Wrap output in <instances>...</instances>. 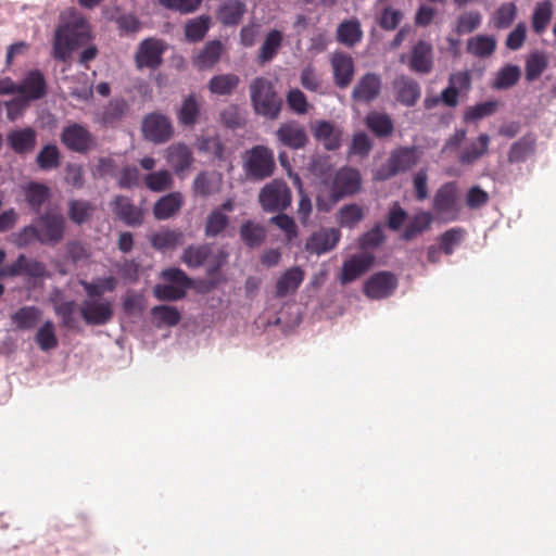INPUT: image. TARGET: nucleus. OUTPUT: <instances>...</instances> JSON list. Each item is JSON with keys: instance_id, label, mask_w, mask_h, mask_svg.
I'll return each instance as SVG.
<instances>
[{"instance_id": "nucleus-1", "label": "nucleus", "mask_w": 556, "mask_h": 556, "mask_svg": "<svg viewBox=\"0 0 556 556\" xmlns=\"http://www.w3.org/2000/svg\"><path fill=\"white\" fill-rule=\"evenodd\" d=\"M80 285L87 294V299L80 305V315L84 320L94 326L108 324L114 313L113 301L101 298V295L116 289V278L109 276L92 281L81 280Z\"/></svg>"}, {"instance_id": "nucleus-2", "label": "nucleus", "mask_w": 556, "mask_h": 556, "mask_svg": "<svg viewBox=\"0 0 556 556\" xmlns=\"http://www.w3.org/2000/svg\"><path fill=\"white\" fill-rule=\"evenodd\" d=\"M54 34L53 55L58 60L66 61L73 51L90 39V26L78 12L71 10L62 16Z\"/></svg>"}, {"instance_id": "nucleus-3", "label": "nucleus", "mask_w": 556, "mask_h": 556, "mask_svg": "<svg viewBox=\"0 0 556 556\" xmlns=\"http://www.w3.org/2000/svg\"><path fill=\"white\" fill-rule=\"evenodd\" d=\"M275 166L274 152L265 146H255L242 156V167L250 180L258 181L271 176Z\"/></svg>"}, {"instance_id": "nucleus-4", "label": "nucleus", "mask_w": 556, "mask_h": 556, "mask_svg": "<svg viewBox=\"0 0 556 556\" xmlns=\"http://www.w3.org/2000/svg\"><path fill=\"white\" fill-rule=\"evenodd\" d=\"M251 100L256 113L276 118L281 106V99L276 94L273 84L263 77L255 78L251 86Z\"/></svg>"}, {"instance_id": "nucleus-5", "label": "nucleus", "mask_w": 556, "mask_h": 556, "mask_svg": "<svg viewBox=\"0 0 556 556\" xmlns=\"http://www.w3.org/2000/svg\"><path fill=\"white\" fill-rule=\"evenodd\" d=\"M164 283H157L153 288L154 296L160 301H177L186 295L190 287V279L178 268H168L161 273Z\"/></svg>"}, {"instance_id": "nucleus-6", "label": "nucleus", "mask_w": 556, "mask_h": 556, "mask_svg": "<svg viewBox=\"0 0 556 556\" xmlns=\"http://www.w3.org/2000/svg\"><path fill=\"white\" fill-rule=\"evenodd\" d=\"M432 207L437 217L441 220L452 222L458 217L457 187L454 182L444 184L438 189Z\"/></svg>"}, {"instance_id": "nucleus-7", "label": "nucleus", "mask_w": 556, "mask_h": 556, "mask_svg": "<svg viewBox=\"0 0 556 556\" xmlns=\"http://www.w3.org/2000/svg\"><path fill=\"white\" fill-rule=\"evenodd\" d=\"M291 191L286 182L273 180L265 185L258 195L264 211L276 212L287 208L291 204Z\"/></svg>"}, {"instance_id": "nucleus-8", "label": "nucleus", "mask_w": 556, "mask_h": 556, "mask_svg": "<svg viewBox=\"0 0 556 556\" xmlns=\"http://www.w3.org/2000/svg\"><path fill=\"white\" fill-rule=\"evenodd\" d=\"M418 152L415 148H403L395 151L386 167L378 169L375 177L380 180L388 179L394 174L406 170L414 166L418 161Z\"/></svg>"}, {"instance_id": "nucleus-9", "label": "nucleus", "mask_w": 556, "mask_h": 556, "mask_svg": "<svg viewBox=\"0 0 556 556\" xmlns=\"http://www.w3.org/2000/svg\"><path fill=\"white\" fill-rule=\"evenodd\" d=\"M166 47L162 40L148 38L143 40L136 52L135 61L138 68L159 67L162 63V55Z\"/></svg>"}, {"instance_id": "nucleus-10", "label": "nucleus", "mask_w": 556, "mask_h": 556, "mask_svg": "<svg viewBox=\"0 0 556 556\" xmlns=\"http://www.w3.org/2000/svg\"><path fill=\"white\" fill-rule=\"evenodd\" d=\"M142 132L146 139L155 143H162L172 137L173 126L167 116L152 113L143 119Z\"/></svg>"}, {"instance_id": "nucleus-11", "label": "nucleus", "mask_w": 556, "mask_h": 556, "mask_svg": "<svg viewBox=\"0 0 556 556\" xmlns=\"http://www.w3.org/2000/svg\"><path fill=\"white\" fill-rule=\"evenodd\" d=\"M410 71L417 74H428L433 66V51L429 42L419 40L413 48L408 56L403 54L402 62H406Z\"/></svg>"}, {"instance_id": "nucleus-12", "label": "nucleus", "mask_w": 556, "mask_h": 556, "mask_svg": "<svg viewBox=\"0 0 556 556\" xmlns=\"http://www.w3.org/2000/svg\"><path fill=\"white\" fill-rule=\"evenodd\" d=\"M37 230L41 243H56L63 237L64 218L55 211H48L40 217Z\"/></svg>"}, {"instance_id": "nucleus-13", "label": "nucleus", "mask_w": 556, "mask_h": 556, "mask_svg": "<svg viewBox=\"0 0 556 556\" xmlns=\"http://www.w3.org/2000/svg\"><path fill=\"white\" fill-rule=\"evenodd\" d=\"M341 232L337 228H321L307 239L305 248L309 253L321 255L336 248Z\"/></svg>"}, {"instance_id": "nucleus-14", "label": "nucleus", "mask_w": 556, "mask_h": 556, "mask_svg": "<svg viewBox=\"0 0 556 556\" xmlns=\"http://www.w3.org/2000/svg\"><path fill=\"white\" fill-rule=\"evenodd\" d=\"M374 256L369 253L353 255L346 260L341 269L340 281L343 285L354 281L365 274L372 265Z\"/></svg>"}, {"instance_id": "nucleus-15", "label": "nucleus", "mask_w": 556, "mask_h": 556, "mask_svg": "<svg viewBox=\"0 0 556 556\" xmlns=\"http://www.w3.org/2000/svg\"><path fill=\"white\" fill-rule=\"evenodd\" d=\"M361 188V176L355 169L345 167L340 169L332 182V195L336 200L339 198L352 194Z\"/></svg>"}, {"instance_id": "nucleus-16", "label": "nucleus", "mask_w": 556, "mask_h": 556, "mask_svg": "<svg viewBox=\"0 0 556 556\" xmlns=\"http://www.w3.org/2000/svg\"><path fill=\"white\" fill-rule=\"evenodd\" d=\"M62 142L73 151L85 152L92 147L93 138L84 126L72 124L64 128Z\"/></svg>"}, {"instance_id": "nucleus-17", "label": "nucleus", "mask_w": 556, "mask_h": 556, "mask_svg": "<svg viewBox=\"0 0 556 556\" xmlns=\"http://www.w3.org/2000/svg\"><path fill=\"white\" fill-rule=\"evenodd\" d=\"M396 287V279L389 273H379L370 277L365 286L364 291L370 299H382L389 296Z\"/></svg>"}, {"instance_id": "nucleus-18", "label": "nucleus", "mask_w": 556, "mask_h": 556, "mask_svg": "<svg viewBox=\"0 0 556 556\" xmlns=\"http://www.w3.org/2000/svg\"><path fill=\"white\" fill-rule=\"evenodd\" d=\"M334 84L340 88L348 87L354 75L353 59L345 53L336 52L331 58Z\"/></svg>"}, {"instance_id": "nucleus-19", "label": "nucleus", "mask_w": 556, "mask_h": 556, "mask_svg": "<svg viewBox=\"0 0 556 556\" xmlns=\"http://www.w3.org/2000/svg\"><path fill=\"white\" fill-rule=\"evenodd\" d=\"M165 159L177 175H181L193 163L190 148L185 143H174L165 150Z\"/></svg>"}, {"instance_id": "nucleus-20", "label": "nucleus", "mask_w": 556, "mask_h": 556, "mask_svg": "<svg viewBox=\"0 0 556 556\" xmlns=\"http://www.w3.org/2000/svg\"><path fill=\"white\" fill-rule=\"evenodd\" d=\"M313 134L327 150H337L341 146L342 129L330 122H316L313 126Z\"/></svg>"}, {"instance_id": "nucleus-21", "label": "nucleus", "mask_w": 556, "mask_h": 556, "mask_svg": "<svg viewBox=\"0 0 556 556\" xmlns=\"http://www.w3.org/2000/svg\"><path fill=\"white\" fill-rule=\"evenodd\" d=\"M46 80L39 71H30L24 80L17 85V92L23 94V100H37L46 94Z\"/></svg>"}, {"instance_id": "nucleus-22", "label": "nucleus", "mask_w": 556, "mask_h": 556, "mask_svg": "<svg viewBox=\"0 0 556 556\" xmlns=\"http://www.w3.org/2000/svg\"><path fill=\"white\" fill-rule=\"evenodd\" d=\"M304 280V271L300 267L287 269L276 282V295L283 298L294 293Z\"/></svg>"}, {"instance_id": "nucleus-23", "label": "nucleus", "mask_w": 556, "mask_h": 556, "mask_svg": "<svg viewBox=\"0 0 556 556\" xmlns=\"http://www.w3.org/2000/svg\"><path fill=\"white\" fill-rule=\"evenodd\" d=\"M277 137L281 143L292 149L303 148L306 143L304 129L295 123H287L279 127Z\"/></svg>"}, {"instance_id": "nucleus-24", "label": "nucleus", "mask_w": 556, "mask_h": 556, "mask_svg": "<svg viewBox=\"0 0 556 556\" xmlns=\"http://www.w3.org/2000/svg\"><path fill=\"white\" fill-rule=\"evenodd\" d=\"M184 204V197L180 192H172L162 197L153 207L156 219H167L176 214Z\"/></svg>"}, {"instance_id": "nucleus-25", "label": "nucleus", "mask_w": 556, "mask_h": 556, "mask_svg": "<svg viewBox=\"0 0 556 556\" xmlns=\"http://www.w3.org/2000/svg\"><path fill=\"white\" fill-rule=\"evenodd\" d=\"M380 86L381 83L377 75L367 74L354 87L353 98L358 101H371L379 94Z\"/></svg>"}, {"instance_id": "nucleus-26", "label": "nucleus", "mask_w": 556, "mask_h": 556, "mask_svg": "<svg viewBox=\"0 0 556 556\" xmlns=\"http://www.w3.org/2000/svg\"><path fill=\"white\" fill-rule=\"evenodd\" d=\"M283 41V33L278 29H271L267 33L258 51V61L267 63L278 53Z\"/></svg>"}, {"instance_id": "nucleus-27", "label": "nucleus", "mask_w": 556, "mask_h": 556, "mask_svg": "<svg viewBox=\"0 0 556 556\" xmlns=\"http://www.w3.org/2000/svg\"><path fill=\"white\" fill-rule=\"evenodd\" d=\"M247 5L241 0H227L218 10V18L224 25H237L243 17Z\"/></svg>"}, {"instance_id": "nucleus-28", "label": "nucleus", "mask_w": 556, "mask_h": 556, "mask_svg": "<svg viewBox=\"0 0 556 556\" xmlns=\"http://www.w3.org/2000/svg\"><path fill=\"white\" fill-rule=\"evenodd\" d=\"M8 142L17 153L31 151L36 144V132L31 128L11 131L8 135Z\"/></svg>"}, {"instance_id": "nucleus-29", "label": "nucleus", "mask_w": 556, "mask_h": 556, "mask_svg": "<svg viewBox=\"0 0 556 556\" xmlns=\"http://www.w3.org/2000/svg\"><path fill=\"white\" fill-rule=\"evenodd\" d=\"M114 212L127 225L135 226L142 222L141 211L134 206L128 198L116 197L114 201Z\"/></svg>"}, {"instance_id": "nucleus-30", "label": "nucleus", "mask_w": 556, "mask_h": 556, "mask_svg": "<svg viewBox=\"0 0 556 556\" xmlns=\"http://www.w3.org/2000/svg\"><path fill=\"white\" fill-rule=\"evenodd\" d=\"M394 87L397 92V100L407 106L414 105L420 96L418 84L410 78H397Z\"/></svg>"}, {"instance_id": "nucleus-31", "label": "nucleus", "mask_w": 556, "mask_h": 556, "mask_svg": "<svg viewBox=\"0 0 556 556\" xmlns=\"http://www.w3.org/2000/svg\"><path fill=\"white\" fill-rule=\"evenodd\" d=\"M151 316L157 328L174 327L181 318L180 312L169 305H157L151 309Z\"/></svg>"}, {"instance_id": "nucleus-32", "label": "nucleus", "mask_w": 556, "mask_h": 556, "mask_svg": "<svg viewBox=\"0 0 556 556\" xmlns=\"http://www.w3.org/2000/svg\"><path fill=\"white\" fill-rule=\"evenodd\" d=\"M496 48V40L492 36L478 35L467 41V51L478 58L490 56Z\"/></svg>"}, {"instance_id": "nucleus-33", "label": "nucleus", "mask_w": 556, "mask_h": 556, "mask_svg": "<svg viewBox=\"0 0 556 556\" xmlns=\"http://www.w3.org/2000/svg\"><path fill=\"white\" fill-rule=\"evenodd\" d=\"M222 175L217 173H201L193 181V191L200 195H208L220 189Z\"/></svg>"}, {"instance_id": "nucleus-34", "label": "nucleus", "mask_w": 556, "mask_h": 556, "mask_svg": "<svg viewBox=\"0 0 556 556\" xmlns=\"http://www.w3.org/2000/svg\"><path fill=\"white\" fill-rule=\"evenodd\" d=\"M521 75L520 67L517 65H505L497 71L492 83V88L505 90L511 88L519 80Z\"/></svg>"}, {"instance_id": "nucleus-35", "label": "nucleus", "mask_w": 556, "mask_h": 556, "mask_svg": "<svg viewBox=\"0 0 556 556\" xmlns=\"http://www.w3.org/2000/svg\"><path fill=\"white\" fill-rule=\"evenodd\" d=\"M362 35L361 24L357 20L342 22L337 30L338 41L349 47L358 42Z\"/></svg>"}, {"instance_id": "nucleus-36", "label": "nucleus", "mask_w": 556, "mask_h": 556, "mask_svg": "<svg viewBox=\"0 0 556 556\" xmlns=\"http://www.w3.org/2000/svg\"><path fill=\"white\" fill-rule=\"evenodd\" d=\"M223 45L219 41L208 42L194 58V64L199 68H210L219 60Z\"/></svg>"}, {"instance_id": "nucleus-37", "label": "nucleus", "mask_w": 556, "mask_h": 556, "mask_svg": "<svg viewBox=\"0 0 556 556\" xmlns=\"http://www.w3.org/2000/svg\"><path fill=\"white\" fill-rule=\"evenodd\" d=\"M35 340L39 349L43 352L55 349L59 344V341L53 321H45L37 330Z\"/></svg>"}, {"instance_id": "nucleus-38", "label": "nucleus", "mask_w": 556, "mask_h": 556, "mask_svg": "<svg viewBox=\"0 0 556 556\" xmlns=\"http://www.w3.org/2000/svg\"><path fill=\"white\" fill-rule=\"evenodd\" d=\"M200 105L194 94L188 96L178 111L179 123L185 126L194 125L200 115Z\"/></svg>"}, {"instance_id": "nucleus-39", "label": "nucleus", "mask_w": 556, "mask_h": 556, "mask_svg": "<svg viewBox=\"0 0 556 556\" xmlns=\"http://www.w3.org/2000/svg\"><path fill=\"white\" fill-rule=\"evenodd\" d=\"M181 232L169 229L160 230L151 237L152 245L161 251H167L176 248L181 243Z\"/></svg>"}, {"instance_id": "nucleus-40", "label": "nucleus", "mask_w": 556, "mask_h": 556, "mask_svg": "<svg viewBox=\"0 0 556 556\" xmlns=\"http://www.w3.org/2000/svg\"><path fill=\"white\" fill-rule=\"evenodd\" d=\"M548 66V58L544 52L535 51L526 61V78L529 81L539 78Z\"/></svg>"}, {"instance_id": "nucleus-41", "label": "nucleus", "mask_w": 556, "mask_h": 556, "mask_svg": "<svg viewBox=\"0 0 556 556\" xmlns=\"http://www.w3.org/2000/svg\"><path fill=\"white\" fill-rule=\"evenodd\" d=\"M432 214L428 212L421 211L416 213L405 227L403 233L404 239L409 240L428 229L432 223Z\"/></svg>"}, {"instance_id": "nucleus-42", "label": "nucleus", "mask_w": 556, "mask_h": 556, "mask_svg": "<svg viewBox=\"0 0 556 556\" xmlns=\"http://www.w3.org/2000/svg\"><path fill=\"white\" fill-rule=\"evenodd\" d=\"M364 210L357 204H349L342 206L337 215L340 226L353 228L364 218Z\"/></svg>"}, {"instance_id": "nucleus-43", "label": "nucleus", "mask_w": 556, "mask_h": 556, "mask_svg": "<svg viewBox=\"0 0 556 556\" xmlns=\"http://www.w3.org/2000/svg\"><path fill=\"white\" fill-rule=\"evenodd\" d=\"M40 317V309L35 306H25L14 313L12 320L20 329H31Z\"/></svg>"}, {"instance_id": "nucleus-44", "label": "nucleus", "mask_w": 556, "mask_h": 556, "mask_svg": "<svg viewBox=\"0 0 556 556\" xmlns=\"http://www.w3.org/2000/svg\"><path fill=\"white\" fill-rule=\"evenodd\" d=\"M239 78L233 74H223L214 76L208 84V89L215 94H228L238 85Z\"/></svg>"}, {"instance_id": "nucleus-45", "label": "nucleus", "mask_w": 556, "mask_h": 556, "mask_svg": "<svg viewBox=\"0 0 556 556\" xmlns=\"http://www.w3.org/2000/svg\"><path fill=\"white\" fill-rule=\"evenodd\" d=\"M553 10L549 1L539 2L532 16V27L535 33L541 34L547 27L552 18Z\"/></svg>"}, {"instance_id": "nucleus-46", "label": "nucleus", "mask_w": 556, "mask_h": 556, "mask_svg": "<svg viewBox=\"0 0 556 556\" xmlns=\"http://www.w3.org/2000/svg\"><path fill=\"white\" fill-rule=\"evenodd\" d=\"M489 142L490 137L488 135H480L475 142H472L462 152L460 161L463 163L475 162L486 152Z\"/></svg>"}, {"instance_id": "nucleus-47", "label": "nucleus", "mask_w": 556, "mask_h": 556, "mask_svg": "<svg viewBox=\"0 0 556 556\" xmlns=\"http://www.w3.org/2000/svg\"><path fill=\"white\" fill-rule=\"evenodd\" d=\"M366 124L377 136H387L393 129V124L390 117L377 112L368 114L366 117Z\"/></svg>"}, {"instance_id": "nucleus-48", "label": "nucleus", "mask_w": 556, "mask_h": 556, "mask_svg": "<svg viewBox=\"0 0 556 556\" xmlns=\"http://www.w3.org/2000/svg\"><path fill=\"white\" fill-rule=\"evenodd\" d=\"M24 192L27 202L34 208H39L49 197V189L37 182L27 184L24 187Z\"/></svg>"}, {"instance_id": "nucleus-49", "label": "nucleus", "mask_w": 556, "mask_h": 556, "mask_svg": "<svg viewBox=\"0 0 556 556\" xmlns=\"http://www.w3.org/2000/svg\"><path fill=\"white\" fill-rule=\"evenodd\" d=\"M497 106L498 102L495 100L478 103L466 110L464 118L466 122H475L484 118L492 115L497 110Z\"/></svg>"}, {"instance_id": "nucleus-50", "label": "nucleus", "mask_w": 556, "mask_h": 556, "mask_svg": "<svg viewBox=\"0 0 556 556\" xmlns=\"http://www.w3.org/2000/svg\"><path fill=\"white\" fill-rule=\"evenodd\" d=\"M37 164L43 170L56 168L60 164L59 149L53 144L45 146L37 155Z\"/></svg>"}, {"instance_id": "nucleus-51", "label": "nucleus", "mask_w": 556, "mask_h": 556, "mask_svg": "<svg viewBox=\"0 0 556 556\" xmlns=\"http://www.w3.org/2000/svg\"><path fill=\"white\" fill-rule=\"evenodd\" d=\"M241 239L250 247H255L262 243L265 238V229L252 222H248L241 226Z\"/></svg>"}, {"instance_id": "nucleus-52", "label": "nucleus", "mask_w": 556, "mask_h": 556, "mask_svg": "<svg viewBox=\"0 0 556 556\" xmlns=\"http://www.w3.org/2000/svg\"><path fill=\"white\" fill-rule=\"evenodd\" d=\"M147 187L155 192L169 189L173 186V177L168 170H159L149 174L146 179Z\"/></svg>"}, {"instance_id": "nucleus-53", "label": "nucleus", "mask_w": 556, "mask_h": 556, "mask_svg": "<svg viewBox=\"0 0 556 556\" xmlns=\"http://www.w3.org/2000/svg\"><path fill=\"white\" fill-rule=\"evenodd\" d=\"M228 225V217L220 210H213L207 218L205 225V233L208 237L219 235Z\"/></svg>"}, {"instance_id": "nucleus-54", "label": "nucleus", "mask_w": 556, "mask_h": 556, "mask_svg": "<svg viewBox=\"0 0 556 556\" xmlns=\"http://www.w3.org/2000/svg\"><path fill=\"white\" fill-rule=\"evenodd\" d=\"M210 253L208 245H193L185 250L182 261L189 267H199L207 258Z\"/></svg>"}, {"instance_id": "nucleus-55", "label": "nucleus", "mask_w": 556, "mask_h": 556, "mask_svg": "<svg viewBox=\"0 0 556 556\" xmlns=\"http://www.w3.org/2000/svg\"><path fill=\"white\" fill-rule=\"evenodd\" d=\"M208 30V17L200 16L186 24V37L190 41L201 40Z\"/></svg>"}, {"instance_id": "nucleus-56", "label": "nucleus", "mask_w": 556, "mask_h": 556, "mask_svg": "<svg viewBox=\"0 0 556 556\" xmlns=\"http://www.w3.org/2000/svg\"><path fill=\"white\" fill-rule=\"evenodd\" d=\"M76 304L74 301H67L56 304L55 314L62 319L63 325L68 329H76L78 320L75 317Z\"/></svg>"}, {"instance_id": "nucleus-57", "label": "nucleus", "mask_w": 556, "mask_h": 556, "mask_svg": "<svg viewBox=\"0 0 556 556\" xmlns=\"http://www.w3.org/2000/svg\"><path fill=\"white\" fill-rule=\"evenodd\" d=\"M147 306L144 296L132 291L127 292L123 302V309L129 316L141 314Z\"/></svg>"}, {"instance_id": "nucleus-58", "label": "nucleus", "mask_w": 556, "mask_h": 556, "mask_svg": "<svg viewBox=\"0 0 556 556\" xmlns=\"http://www.w3.org/2000/svg\"><path fill=\"white\" fill-rule=\"evenodd\" d=\"M482 21V16L477 11H469L463 13L456 24V31L458 34H468L477 29Z\"/></svg>"}, {"instance_id": "nucleus-59", "label": "nucleus", "mask_w": 556, "mask_h": 556, "mask_svg": "<svg viewBox=\"0 0 556 556\" xmlns=\"http://www.w3.org/2000/svg\"><path fill=\"white\" fill-rule=\"evenodd\" d=\"M534 140L531 138H522L515 142L509 151V161L520 162L527 159L533 151Z\"/></svg>"}, {"instance_id": "nucleus-60", "label": "nucleus", "mask_w": 556, "mask_h": 556, "mask_svg": "<svg viewBox=\"0 0 556 556\" xmlns=\"http://www.w3.org/2000/svg\"><path fill=\"white\" fill-rule=\"evenodd\" d=\"M517 9L514 3L502 4L494 14V25L496 28H507L516 17Z\"/></svg>"}, {"instance_id": "nucleus-61", "label": "nucleus", "mask_w": 556, "mask_h": 556, "mask_svg": "<svg viewBox=\"0 0 556 556\" xmlns=\"http://www.w3.org/2000/svg\"><path fill=\"white\" fill-rule=\"evenodd\" d=\"M459 92L448 85L439 97L427 98L425 105L430 109L437 105L440 101H443L447 106H455L458 103Z\"/></svg>"}, {"instance_id": "nucleus-62", "label": "nucleus", "mask_w": 556, "mask_h": 556, "mask_svg": "<svg viewBox=\"0 0 556 556\" xmlns=\"http://www.w3.org/2000/svg\"><path fill=\"white\" fill-rule=\"evenodd\" d=\"M277 227H279L289 241L298 237V227L293 218L288 215H277L270 219Z\"/></svg>"}, {"instance_id": "nucleus-63", "label": "nucleus", "mask_w": 556, "mask_h": 556, "mask_svg": "<svg viewBox=\"0 0 556 556\" xmlns=\"http://www.w3.org/2000/svg\"><path fill=\"white\" fill-rule=\"evenodd\" d=\"M301 85L309 91H318L321 87V79L312 65H307L301 72Z\"/></svg>"}, {"instance_id": "nucleus-64", "label": "nucleus", "mask_w": 556, "mask_h": 556, "mask_svg": "<svg viewBox=\"0 0 556 556\" xmlns=\"http://www.w3.org/2000/svg\"><path fill=\"white\" fill-rule=\"evenodd\" d=\"M92 207L85 201H73L70 205V216L73 222L84 223L91 214Z\"/></svg>"}]
</instances>
